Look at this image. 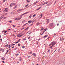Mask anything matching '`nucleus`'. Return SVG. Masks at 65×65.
I'll return each instance as SVG.
<instances>
[{
    "label": "nucleus",
    "mask_w": 65,
    "mask_h": 65,
    "mask_svg": "<svg viewBox=\"0 0 65 65\" xmlns=\"http://www.w3.org/2000/svg\"><path fill=\"white\" fill-rule=\"evenodd\" d=\"M55 44H56V42H53L49 45V46H50L51 48H52L53 46L55 45Z\"/></svg>",
    "instance_id": "1"
},
{
    "label": "nucleus",
    "mask_w": 65,
    "mask_h": 65,
    "mask_svg": "<svg viewBox=\"0 0 65 65\" xmlns=\"http://www.w3.org/2000/svg\"><path fill=\"white\" fill-rule=\"evenodd\" d=\"M8 8H5L4 10L3 11L4 12H6L8 11Z\"/></svg>",
    "instance_id": "2"
},
{
    "label": "nucleus",
    "mask_w": 65,
    "mask_h": 65,
    "mask_svg": "<svg viewBox=\"0 0 65 65\" xmlns=\"http://www.w3.org/2000/svg\"><path fill=\"white\" fill-rule=\"evenodd\" d=\"M23 18V17H20V18H16L15 19V20H21V18Z\"/></svg>",
    "instance_id": "3"
},
{
    "label": "nucleus",
    "mask_w": 65,
    "mask_h": 65,
    "mask_svg": "<svg viewBox=\"0 0 65 65\" xmlns=\"http://www.w3.org/2000/svg\"><path fill=\"white\" fill-rule=\"evenodd\" d=\"M16 5V4H14V3H12L11 4V5H10V7H12V5Z\"/></svg>",
    "instance_id": "4"
},
{
    "label": "nucleus",
    "mask_w": 65,
    "mask_h": 65,
    "mask_svg": "<svg viewBox=\"0 0 65 65\" xmlns=\"http://www.w3.org/2000/svg\"><path fill=\"white\" fill-rule=\"evenodd\" d=\"M1 59H2V60H5V58L4 57H2L1 58Z\"/></svg>",
    "instance_id": "5"
},
{
    "label": "nucleus",
    "mask_w": 65,
    "mask_h": 65,
    "mask_svg": "<svg viewBox=\"0 0 65 65\" xmlns=\"http://www.w3.org/2000/svg\"><path fill=\"white\" fill-rule=\"evenodd\" d=\"M28 12H26V13H24V14H22V15H20L21 16H22V15H24V14H27V13H28Z\"/></svg>",
    "instance_id": "6"
},
{
    "label": "nucleus",
    "mask_w": 65,
    "mask_h": 65,
    "mask_svg": "<svg viewBox=\"0 0 65 65\" xmlns=\"http://www.w3.org/2000/svg\"><path fill=\"white\" fill-rule=\"evenodd\" d=\"M24 10L23 9H21L18 10V11H22V10Z\"/></svg>",
    "instance_id": "7"
},
{
    "label": "nucleus",
    "mask_w": 65,
    "mask_h": 65,
    "mask_svg": "<svg viewBox=\"0 0 65 65\" xmlns=\"http://www.w3.org/2000/svg\"><path fill=\"white\" fill-rule=\"evenodd\" d=\"M47 30V29H44V30L45 31H46V30ZM44 31V32H43V33L42 34H41V35H42V34H43V33L45 31Z\"/></svg>",
    "instance_id": "8"
},
{
    "label": "nucleus",
    "mask_w": 65,
    "mask_h": 65,
    "mask_svg": "<svg viewBox=\"0 0 65 65\" xmlns=\"http://www.w3.org/2000/svg\"><path fill=\"white\" fill-rule=\"evenodd\" d=\"M47 20L46 22L47 23H48L50 22V20L49 19H47Z\"/></svg>",
    "instance_id": "9"
},
{
    "label": "nucleus",
    "mask_w": 65,
    "mask_h": 65,
    "mask_svg": "<svg viewBox=\"0 0 65 65\" xmlns=\"http://www.w3.org/2000/svg\"><path fill=\"white\" fill-rule=\"evenodd\" d=\"M23 35V34H22V35H18V37H21V36H22Z\"/></svg>",
    "instance_id": "10"
},
{
    "label": "nucleus",
    "mask_w": 65,
    "mask_h": 65,
    "mask_svg": "<svg viewBox=\"0 0 65 65\" xmlns=\"http://www.w3.org/2000/svg\"><path fill=\"white\" fill-rule=\"evenodd\" d=\"M9 46L8 45V44H7L5 46V47H8Z\"/></svg>",
    "instance_id": "11"
},
{
    "label": "nucleus",
    "mask_w": 65,
    "mask_h": 65,
    "mask_svg": "<svg viewBox=\"0 0 65 65\" xmlns=\"http://www.w3.org/2000/svg\"><path fill=\"white\" fill-rule=\"evenodd\" d=\"M29 27H28L27 28H26L25 29V30L26 31V30H28V29H29Z\"/></svg>",
    "instance_id": "12"
},
{
    "label": "nucleus",
    "mask_w": 65,
    "mask_h": 65,
    "mask_svg": "<svg viewBox=\"0 0 65 65\" xmlns=\"http://www.w3.org/2000/svg\"><path fill=\"white\" fill-rule=\"evenodd\" d=\"M32 55H33V56H35H35H36V54H35V53H33L32 54Z\"/></svg>",
    "instance_id": "13"
},
{
    "label": "nucleus",
    "mask_w": 65,
    "mask_h": 65,
    "mask_svg": "<svg viewBox=\"0 0 65 65\" xmlns=\"http://www.w3.org/2000/svg\"><path fill=\"white\" fill-rule=\"evenodd\" d=\"M62 40H64V38H60V41H62Z\"/></svg>",
    "instance_id": "14"
},
{
    "label": "nucleus",
    "mask_w": 65,
    "mask_h": 65,
    "mask_svg": "<svg viewBox=\"0 0 65 65\" xmlns=\"http://www.w3.org/2000/svg\"><path fill=\"white\" fill-rule=\"evenodd\" d=\"M42 14H41V15L40 16V17L39 18H41L42 17Z\"/></svg>",
    "instance_id": "15"
},
{
    "label": "nucleus",
    "mask_w": 65,
    "mask_h": 65,
    "mask_svg": "<svg viewBox=\"0 0 65 65\" xmlns=\"http://www.w3.org/2000/svg\"><path fill=\"white\" fill-rule=\"evenodd\" d=\"M48 3V2H46V3H43L45 5V4H47Z\"/></svg>",
    "instance_id": "16"
},
{
    "label": "nucleus",
    "mask_w": 65,
    "mask_h": 65,
    "mask_svg": "<svg viewBox=\"0 0 65 65\" xmlns=\"http://www.w3.org/2000/svg\"><path fill=\"white\" fill-rule=\"evenodd\" d=\"M43 29H44L43 28H41V29H40V31H42V30H43Z\"/></svg>",
    "instance_id": "17"
},
{
    "label": "nucleus",
    "mask_w": 65,
    "mask_h": 65,
    "mask_svg": "<svg viewBox=\"0 0 65 65\" xmlns=\"http://www.w3.org/2000/svg\"><path fill=\"white\" fill-rule=\"evenodd\" d=\"M53 23H51L50 24V25L51 26H53Z\"/></svg>",
    "instance_id": "18"
},
{
    "label": "nucleus",
    "mask_w": 65,
    "mask_h": 65,
    "mask_svg": "<svg viewBox=\"0 0 65 65\" xmlns=\"http://www.w3.org/2000/svg\"><path fill=\"white\" fill-rule=\"evenodd\" d=\"M38 3V2L36 1L34 3V4H36V3Z\"/></svg>",
    "instance_id": "19"
},
{
    "label": "nucleus",
    "mask_w": 65,
    "mask_h": 65,
    "mask_svg": "<svg viewBox=\"0 0 65 65\" xmlns=\"http://www.w3.org/2000/svg\"><path fill=\"white\" fill-rule=\"evenodd\" d=\"M39 23H37V26H38V25H39Z\"/></svg>",
    "instance_id": "20"
},
{
    "label": "nucleus",
    "mask_w": 65,
    "mask_h": 65,
    "mask_svg": "<svg viewBox=\"0 0 65 65\" xmlns=\"http://www.w3.org/2000/svg\"><path fill=\"white\" fill-rule=\"evenodd\" d=\"M60 49H59L58 50V52H60Z\"/></svg>",
    "instance_id": "21"
},
{
    "label": "nucleus",
    "mask_w": 65,
    "mask_h": 65,
    "mask_svg": "<svg viewBox=\"0 0 65 65\" xmlns=\"http://www.w3.org/2000/svg\"><path fill=\"white\" fill-rule=\"evenodd\" d=\"M33 23V21H32L30 20V23Z\"/></svg>",
    "instance_id": "22"
},
{
    "label": "nucleus",
    "mask_w": 65,
    "mask_h": 65,
    "mask_svg": "<svg viewBox=\"0 0 65 65\" xmlns=\"http://www.w3.org/2000/svg\"><path fill=\"white\" fill-rule=\"evenodd\" d=\"M28 23H31V20H30L28 22Z\"/></svg>",
    "instance_id": "23"
},
{
    "label": "nucleus",
    "mask_w": 65,
    "mask_h": 65,
    "mask_svg": "<svg viewBox=\"0 0 65 65\" xmlns=\"http://www.w3.org/2000/svg\"><path fill=\"white\" fill-rule=\"evenodd\" d=\"M2 18H3V17H0V20H1V19H2Z\"/></svg>",
    "instance_id": "24"
},
{
    "label": "nucleus",
    "mask_w": 65,
    "mask_h": 65,
    "mask_svg": "<svg viewBox=\"0 0 65 65\" xmlns=\"http://www.w3.org/2000/svg\"><path fill=\"white\" fill-rule=\"evenodd\" d=\"M25 29V28H24V27L22 28L21 29V30H23V29Z\"/></svg>",
    "instance_id": "25"
},
{
    "label": "nucleus",
    "mask_w": 65,
    "mask_h": 65,
    "mask_svg": "<svg viewBox=\"0 0 65 65\" xmlns=\"http://www.w3.org/2000/svg\"><path fill=\"white\" fill-rule=\"evenodd\" d=\"M19 41H18L16 42H15V43H19Z\"/></svg>",
    "instance_id": "26"
},
{
    "label": "nucleus",
    "mask_w": 65,
    "mask_h": 65,
    "mask_svg": "<svg viewBox=\"0 0 65 65\" xmlns=\"http://www.w3.org/2000/svg\"><path fill=\"white\" fill-rule=\"evenodd\" d=\"M31 15L29 17V18H31Z\"/></svg>",
    "instance_id": "27"
},
{
    "label": "nucleus",
    "mask_w": 65,
    "mask_h": 65,
    "mask_svg": "<svg viewBox=\"0 0 65 65\" xmlns=\"http://www.w3.org/2000/svg\"><path fill=\"white\" fill-rule=\"evenodd\" d=\"M65 51V50H63L62 51V52H64Z\"/></svg>",
    "instance_id": "28"
},
{
    "label": "nucleus",
    "mask_w": 65,
    "mask_h": 65,
    "mask_svg": "<svg viewBox=\"0 0 65 65\" xmlns=\"http://www.w3.org/2000/svg\"><path fill=\"white\" fill-rule=\"evenodd\" d=\"M17 7V6H15L14 7V8H16Z\"/></svg>",
    "instance_id": "29"
},
{
    "label": "nucleus",
    "mask_w": 65,
    "mask_h": 65,
    "mask_svg": "<svg viewBox=\"0 0 65 65\" xmlns=\"http://www.w3.org/2000/svg\"><path fill=\"white\" fill-rule=\"evenodd\" d=\"M7 0H4L3 1V2H5V1H7Z\"/></svg>",
    "instance_id": "30"
},
{
    "label": "nucleus",
    "mask_w": 65,
    "mask_h": 65,
    "mask_svg": "<svg viewBox=\"0 0 65 65\" xmlns=\"http://www.w3.org/2000/svg\"><path fill=\"white\" fill-rule=\"evenodd\" d=\"M27 24H28V23H26V24H25L24 25H23V26H25V25H26Z\"/></svg>",
    "instance_id": "31"
},
{
    "label": "nucleus",
    "mask_w": 65,
    "mask_h": 65,
    "mask_svg": "<svg viewBox=\"0 0 65 65\" xmlns=\"http://www.w3.org/2000/svg\"><path fill=\"white\" fill-rule=\"evenodd\" d=\"M4 52V49L2 50V52Z\"/></svg>",
    "instance_id": "32"
},
{
    "label": "nucleus",
    "mask_w": 65,
    "mask_h": 65,
    "mask_svg": "<svg viewBox=\"0 0 65 65\" xmlns=\"http://www.w3.org/2000/svg\"><path fill=\"white\" fill-rule=\"evenodd\" d=\"M11 47V46H10V45H9V47H8L9 48Z\"/></svg>",
    "instance_id": "33"
},
{
    "label": "nucleus",
    "mask_w": 65,
    "mask_h": 65,
    "mask_svg": "<svg viewBox=\"0 0 65 65\" xmlns=\"http://www.w3.org/2000/svg\"><path fill=\"white\" fill-rule=\"evenodd\" d=\"M19 54H16V56H19Z\"/></svg>",
    "instance_id": "34"
},
{
    "label": "nucleus",
    "mask_w": 65,
    "mask_h": 65,
    "mask_svg": "<svg viewBox=\"0 0 65 65\" xmlns=\"http://www.w3.org/2000/svg\"><path fill=\"white\" fill-rule=\"evenodd\" d=\"M35 15H36V14H35L33 15V17H34L35 16Z\"/></svg>",
    "instance_id": "35"
},
{
    "label": "nucleus",
    "mask_w": 65,
    "mask_h": 65,
    "mask_svg": "<svg viewBox=\"0 0 65 65\" xmlns=\"http://www.w3.org/2000/svg\"><path fill=\"white\" fill-rule=\"evenodd\" d=\"M27 2H28V3H29V2H30V1L27 0Z\"/></svg>",
    "instance_id": "36"
},
{
    "label": "nucleus",
    "mask_w": 65,
    "mask_h": 65,
    "mask_svg": "<svg viewBox=\"0 0 65 65\" xmlns=\"http://www.w3.org/2000/svg\"><path fill=\"white\" fill-rule=\"evenodd\" d=\"M18 46H21V45L20 44H18Z\"/></svg>",
    "instance_id": "37"
},
{
    "label": "nucleus",
    "mask_w": 65,
    "mask_h": 65,
    "mask_svg": "<svg viewBox=\"0 0 65 65\" xmlns=\"http://www.w3.org/2000/svg\"><path fill=\"white\" fill-rule=\"evenodd\" d=\"M8 52H9V50H7V53H8Z\"/></svg>",
    "instance_id": "38"
},
{
    "label": "nucleus",
    "mask_w": 65,
    "mask_h": 65,
    "mask_svg": "<svg viewBox=\"0 0 65 65\" xmlns=\"http://www.w3.org/2000/svg\"><path fill=\"white\" fill-rule=\"evenodd\" d=\"M50 50H48L47 51L48 52H49V53H50Z\"/></svg>",
    "instance_id": "39"
},
{
    "label": "nucleus",
    "mask_w": 65,
    "mask_h": 65,
    "mask_svg": "<svg viewBox=\"0 0 65 65\" xmlns=\"http://www.w3.org/2000/svg\"><path fill=\"white\" fill-rule=\"evenodd\" d=\"M9 22H10V23L12 22V21H9Z\"/></svg>",
    "instance_id": "40"
},
{
    "label": "nucleus",
    "mask_w": 65,
    "mask_h": 65,
    "mask_svg": "<svg viewBox=\"0 0 65 65\" xmlns=\"http://www.w3.org/2000/svg\"><path fill=\"white\" fill-rule=\"evenodd\" d=\"M7 14H8V13H6L5 14V15H7Z\"/></svg>",
    "instance_id": "41"
},
{
    "label": "nucleus",
    "mask_w": 65,
    "mask_h": 65,
    "mask_svg": "<svg viewBox=\"0 0 65 65\" xmlns=\"http://www.w3.org/2000/svg\"><path fill=\"white\" fill-rule=\"evenodd\" d=\"M39 9H40V8H38L37 9V10H39Z\"/></svg>",
    "instance_id": "42"
},
{
    "label": "nucleus",
    "mask_w": 65,
    "mask_h": 65,
    "mask_svg": "<svg viewBox=\"0 0 65 65\" xmlns=\"http://www.w3.org/2000/svg\"><path fill=\"white\" fill-rule=\"evenodd\" d=\"M28 4H27L26 6H25V7H27V6H28Z\"/></svg>",
    "instance_id": "43"
},
{
    "label": "nucleus",
    "mask_w": 65,
    "mask_h": 65,
    "mask_svg": "<svg viewBox=\"0 0 65 65\" xmlns=\"http://www.w3.org/2000/svg\"><path fill=\"white\" fill-rule=\"evenodd\" d=\"M32 53V52H30V54H31Z\"/></svg>",
    "instance_id": "44"
},
{
    "label": "nucleus",
    "mask_w": 65,
    "mask_h": 65,
    "mask_svg": "<svg viewBox=\"0 0 65 65\" xmlns=\"http://www.w3.org/2000/svg\"><path fill=\"white\" fill-rule=\"evenodd\" d=\"M47 36H48V35H46L45 36L46 37H47Z\"/></svg>",
    "instance_id": "45"
},
{
    "label": "nucleus",
    "mask_w": 65,
    "mask_h": 65,
    "mask_svg": "<svg viewBox=\"0 0 65 65\" xmlns=\"http://www.w3.org/2000/svg\"><path fill=\"white\" fill-rule=\"evenodd\" d=\"M6 32H7V31H5V33H6Z\"/></svg>",
    "instance_id": "46"
},
{
    "label": "nucleus",
    "mask_w": 65,
    "mask_h": 65,
    "mask_svg": "<svg viewBox=\"0 0 65 65\" xmlns=\"http://www.w3.org/2000/svg\"><path fill=\"white\" fill-rule=\"evenodd\" d=\"M22 48H25V46H23Z\"/></svg>",
    "instance_id": "47"
},
{
    "label": "nucleus",
    "mask_w": 65,
    "mask_h": 65,
    "mask_svg": "<svg viewBox=\"0 0 65 65\" xmlns=\"http://www.w3.org/2000/svg\"><path fill=\"white\" fill-rule=\"evenodd\" d=\"M19 60L20 61H21V60H22V59L21 58Z\"/></svg>",
    "instance_id": "48"
},
{
    "label": "nucleus",
    "mask_w": 65,
    "mask_h": 65,
    "mask_svg": "<svg viewBox=\"0 0 65 65\" xmlns=\"http://www.w3.org/2000/svg\"><path fill=\"white\" fill-rule=\"evenodd\" d=\"M2 48H1V49H0V51H2Z\"/></svg>",
    "instance_id": "49"
},
{
    "label": "nucleus",
    "mask_w": 65,
    "mask_h": 65,
    "mask_svg": "<svg viewBox=\"0 0 65 65\" xmlns=\"http://www.w3.org/2000/svg\"><path fill=\"white\" fill-rule=\"evenodd\" d=\"M2 62H3V63H5V62H4V61H3Z\"/></svg>",
    "instance_id": "50"
},
{
    "label": "nucleus",
    "mask_w": 65,
    "mask_h": 65,
    "mask_svg": "<svg viewBox=\"0 0 65 65\" xmlns=\"http://www.w3.org/2000/svg\"><path fill=\"white\" fill-rule=\"evenodd\" d=\"M23 40H27L26 39H24Z\"/></svg>",
    "instance_id": "51"
},
{
    "label": "nucleus",
    "mask_w": 65,
    "mask_h": 65,
    "mask_svg": "<svg viewBox=\"0 0 65 65\" xmlns=\"http://www.w3.org/2000/svg\"><path fill=\"white\" fill-rule=\"evenodd\" d=\"M30 57H31L30 56H28V58H30Z\"/></svg>",
    "instance_id": "52"
},
{
    "label": "nucleus",
    "mask_w": 65,
    "mask_h": 65,
    "mask_svg": "<svg viewBox=\"0 0 65 65\" xmlns=\"http://www.w3.org/2000/svg\"><path fill=\"white\" fill-rule=\"evenodd\" d=\"M7 54V52H6V53H5V55H6V54Z\"/></svg>",
    "instance_id": "53"
},
{
    "label": "nucleus",
    "mask_w": 65,
    "mask_h": 65,
    "mask_svg": "<svg viewBox=\"0 0 65 65\" xmlns=\"http://www.w3.org/2000/svg\"><path fill=\"white\" fill-rule=\"evenodd\" d=\"M39 24H42V23H39Z\"/></svg>",
    "instance_id": "54"
},
{
    "label": "nucleus",
    "mask_w": 65,
    "mask_h": 65,
    "mask_svg": "<svg viewBox=\"0 0 65 65\" xmlns=\"http://www.w3.org/2000/svg\"><path fill=\"white\" fill-rule=\"evenodd\" d=\"M30 38H30V37H29L28 38V39H30Z\"/></svg>",
    "instance_id": "55"
},
{
    "label": "nucleus",
    "mask_w": 65,
    "mask_h": 65,
    "mask_svg": "<svg viewBox=\"0 0 65 65\" xmlns=\"http://www.w3.org/2000/svg\"><path fill=\"white\" fill-rule=\"evenodd\" d=\"M57 26H59V24H57Z\"/></svg>",
    "instance_id": "56"
},
{
    "label": "nucleus",
    "mask_w": 65,
    "mask_h": 65,
    "mask_svg": "<svg viewBox=\"0 0 65 65\" xmlns=\"http://www.w3.org/2000/svg\"><path fill=\"white\" fill-rule=\"evenodd\" d=\"M14 48V46L12 47V48Z\"/></svg>",
    "instance_id": "57"
},
{
    "label": "nucleus",
    "mask_w": 65,
    "mask_h": 65,
    "mask_svg": "<svg viewBox=\"0 0 65 65\" xmlns=\"http://www.w3.org/2000/svg\"><path fill=\"white\" fill-rule=\"evenodd\" d=\"M29 34H31V32H30L29 33Z\"/></svg>",
    "instance_id": "58"
},
{
    "label": "nucleus",
    "mask_w": 65,
    "mask_h": 65,
    "mask_svg": "<svg viewBox=\"0 0 65 65\" xmlns=\"http://www.w3.org/2000/svg\"><path fill=\"white\" fill-rule=\"evenodd\" d=\"M15 26H14V25H13V27H15Z\"/></svg>",
    "instance_id": "59"
},
{
    "label": "nucleus",
    "mask_w": 65,
    "mask_h": 65,
    "mask_svg": "<svg viewBox=\"0 0 65 65\" xmlns=\"http://www.w3.org/2000/svg\"><path fill=\"white\" fill-rule=\"evenodd\" d=\"M15 45V44H13V45Z\"/></svg>",
    "instance_id": "60"
},
{
    "label": "nucleus",
    "mask_w": 65,
    "mask_h": 65,
    "mask_svg": "<svg viewBox=\"0 0 65 65\" xmlns=\"http://www.w3.org/2000/svg\"><path fill=\"white\" fill-rule=\"evenodd\" d=\"M44 37H45V36L43 37V38H44Z\"/></svg>",
    "instance_id": "61"
},
{
    "label": "nucleus",
    "mask_w": 65,
    "mask_h": 65,
    "mask_svg": "<svg viewBox=\"0 0 65 65\" xmlns=\"http://www.w3.org/2000/svg\"><path fill=\"white\" fill-rule=\"evenodd\" d=\"M1 40V41H2V39H0Z\"/></svg>",
    "instance_id": "62"
},
{
    "label": "nucleus",
    "mask_w": 65,
    "mask_h": 65,
    "mask_svg": "<svg viewBox=\"0 0 65 65\" xmlns=\"http://www.w3.org/2000/svg\"><path fill=\"white\" fill-rule=\"evenodd\" d=\"M38 40L39 41V40H40V39H38Z\"/></svg>",
    "instance_id": "63"
},
{
    "label": "nucleus",
    "mask_w": 65,
    "mask_h": 65,
    "mask_svg": "<svg viewBox=\"0 0 65 65\" xmlns=\"http://www.w3.org/2000/svg\"><path fill=\"white\" fill-rule=\"evenodd\" d=\"M8 30H10V29H8Z\"/></svg>",
    "instance_id": "64"
}]
</instances>
